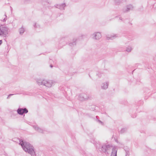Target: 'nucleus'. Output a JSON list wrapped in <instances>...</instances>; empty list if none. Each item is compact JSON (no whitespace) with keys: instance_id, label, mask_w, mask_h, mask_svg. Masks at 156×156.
Returning <instances> with one entry per match:
<instances>
[{"instance_id":"8","label":"nucleus","mask_w":156,"mask_h":156,"mask_svg":"<svg viewBox=\"0 0 156 156\" xmlns=\"http://www.w3.org/2000/svg\"><path fill=\"white\" fill-rule=\"evenodd\" d=\"M117 151L115 149H113L112 150L111 156H116Z\"/></svg>"},{"instance_id":"1","label":"nucleus","mask_w":156,"mask_h":156,"mask_svg":"<svg viewBox=\"0 0 156 156\" xmlns=\"http://www.w3.org/2000/svg\"><path fill=\"white\" fill-rule=\"evenodd\" d=\"M19 144L21 146L23 149L26 152H27L31 156L35 155V152L34 148L29 143L25 141L22 140H20Z\"/></svg>"},{"instance_id":"14","label":"nucleus","mask_w":156,"mask_h":156,"mask_svg":"<svg viewBox=\"0 0 156 156\" xmlns=\"http://www.w3.org/2000/svg\"><path fill=\"white\" fill-rule=\"evenodd\" d=\"M5 17H7V16L6 15H5Z\"/></svg>"},{"instance_id":"10","label":"nucleus","mask_w":156,"mask_h":156,"mask_svg":"<svg viewBox=\"0 0 156 156\" xmlns=\"http://www.w3.org/2000/svg\"><path fill=\"white\" fill-rule=\"evenodd\" d=\"M34 26L35 28H38L40 27V26L39 25H37L36 23H34Z\"/></svg>"},{"instance_id":"6","label":"nucleus","mask_w":156,"mask_h":156,"mask_svg":"<svg viewBox=\"0 0 156 156\" xmlns=\"http://www.w3.org/2000/svg\"><path fill=\"white\" fill-rule=\"evenodd\" d=\"M55 6L56 8H58L61 10H62L65 9L64 8L66 6V5L65 3H63L61 4H57L56 5H55Z\"/></svg>"},{"instance_id":"12","label":"nucleus","mask_w":156,"mask_h":156,"mask_svg":"<svg viewBox=\"0 0 156 156\" xmlns=\"http://www.w3.org/2000/svg\"><path fill=\"white\" fill-rule=\"evenodd\" d=\"M6 19L5 18L3 20V21H5L6 20Z\"/></svg>"},{"instance_id":"2","label":"nucleus","mask_w":156,"mask_h":156,"mask_svg":"<svg viewBox=\"0 0 156 156\" xmlns=\"http://www.w3.org/2000/svg\"><path fill=\"white\" fill-rule=\"evenodd\" d=\"M10 32L9 28L5 25H1L0 26V36L6 37Z\"/></svg>"},{"instance_id":"13","label":"nucleus","mask_w":156,"mask_h":156,"mask_svg":"<svg viewBox=\"0 0 156 156\" xmlns=\"http://www.w3.org/2000/svg\"><path fill=\"white\" fill-rule=\"evenodd\" d=\"M50 67H51V68H52L53 66V65H50Z\"/></svg>"},{"instance_id":"11","label":"nucleus","mask_w":156,"mask_h":156,"mask_svg":"<svg viewBox=\"0 0 156 156\" xmlns=\"http://www.w3.org/2000/svg\"><path fill=\"white\" fill-rule=\"evenodd\" d=\"M14 94H9L8 96V97H7V99H9V97L10 96L12 95H13Z\"/></svg>"},{"instance_id":"7","label":"nucleus","mask_w":156,"mask_h":156,"mask_svg":"<svg viewBox=\"0 0 156 156\" xmlns=\"http://www.w3.org/2000/svg\"><path fill=\"white\" fill-rule=\"evenodd\" d=\"M25 31V29L24 28H23L22 27L19 29V31L20 33V34L21 35H22L23 33H24Z\"/></svg>"},{"instance_id":"9","label":"nucleus","mask_w":156,"mask_h":156,"mask_svg":"<svg viewBox=\"0 0 156 156\" xmlns=\"http://www.w3.org/2000/svg\"><path fill=\"white\" fill-rule=\"evenodd\" d=\"M101 37V34L99 33H97L95 35V37L96 39H98Z\"/></svg>"},{"instance_id":"4","label":"nucleus","mask_w":156,"mask_h":156,"mask_svg":"<svg viewBox=\"0 0 156 156\" xmlns=\"http://www.w3.org/2000/svg\"><path fill=\"white\" fill-rule=\"evenodd\" d=\"M17 112L18 114L22 115L23 114L27 113L28 112V110L25 108H19L17 110Z\"/></svg>"},{"instance_id":"5","label":"nucleus","mask_w":156,"mask_h":156,"mask_svg":"<svg viewBox=\"0 0 156 156\" xmlns=\"http://www.w3.org/2000/svg\"><path fill=\"white\" fill-rule=\"evenodd\" d=\"M33 127L36 131L41 133H44L46 131L45 129H43L37 126H33Z\"/></svg>"},{"instance_id":"3","label":"nucleus","mask_w":156,"mask_h":156,"mask_svg":"<svg viewBox=\"0 0 156 156\" xmlns=\"http://www.w3.org/2000/svg\"><path fill=\"white\" fill-rule=\"evenodd\" d=\"M37 82L39 85H43L48 87H51L53 84L51 80L41 79L37 80Z\"/></svg>"}]
</instances>
